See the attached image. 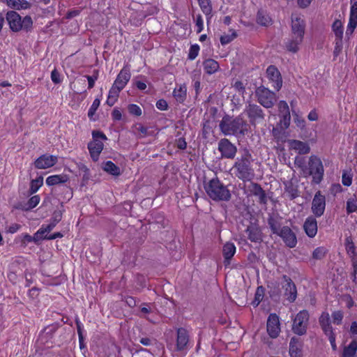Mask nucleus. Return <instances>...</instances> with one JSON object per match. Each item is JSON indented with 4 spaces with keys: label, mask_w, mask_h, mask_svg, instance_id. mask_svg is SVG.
<instances>
[{
    "label": "nucleus",
    "mask_w": 357,
    "mask_h": 357,
    "mask_svg": "<svg viewBox=\"0 0 357 357\" xmlns=\"http://www.w3.org/2000/svg\"><path fill=\"white\" fill-rule=\"evenodd\" d=\"M279 112L280 114H287L289 112V109L287 103L284 100H280L278 104Z\"/></svg>",
    "instance_id": "052dcab7"
},
{
    "label": "nucleus",
    "mask_w": 357,
    "mask_h": 357,
    "mask_svg": "<svg viewBox=\"0 0 357 357\" xmlns=\"http://www.w3.org/2000/svg\"><path fill=\"white\" fill-rule=\"evenodd\" d=\"M305 26V22L301 17L292 18L291 35L303 38Z\"/></svg>",
    "instance_id": "aec40b11"
},
{
    "label": "nucleus",
    "mask_w": 357,
    "mask_h": 357,
    "mask_svg": "<svg viewBox=\"0 0 357 357\" xmlns=\"http://www.w3.org/2000/svg\"><path fill=\"white\" fill-rule=\"evenodd\" d=\"M204 189L208 196L213 201L228 202L231 199L229 190L218 178H214L205 183Z\"/></svg>",
    "instance_id": "7ed1b4c3"
},
{
    "label": "nucleus",
    "mask_w": 357,
    "mask_h": 357,
    "mask_svg": "<svg viewBox=\"0 0 357 357\" xmlns=\"http://www.w3.org/2000/svg\"><path fill=\"white\" fill-rule=\"evenodd\" d=\"M57 161L56 156L44 154L34 161V166L36 169H47L53 167Z\"/></svg>",
    "instance_id": "f3484780"
},
{
    "label": "nucleus",
    "mask_w": 357,
    "mask_h": 357,
    "mask_svg": "<svg viewBox=\"0 0 357 357\" xmlns=\"http://www.w3.org/2000/svg\"><path fill=\"white\" fill-rule=\"evenodd\" d=\"M308 314H296L293 319L292 331L298 335L306 333L308 324Z\"/></svg>",
    "instance_id": "9b49d317"
},
{
    "label": "nucleus",
    "mask_w": 357,
    "mask_h": 357,
    "mask_svg": "<svg viewBox=\"0 0 357 357\" xmlns=\"http://www.w3.org/2000/svg\"><path fill=\"white\" fill-rule=\"evenodd\" d=\"M252 162V154L248 149H244L236 158L231 170L239 180L243 182L251 181L255 176Z\"/></svg>",
    "instance_id": "f257e3e1"
},
{
    "label": "nucleus",
    "mask_w": 357,
    "mask_h": 357,
    "mask_svg": "<svg viewBox=\"0 0 357 357\" xmlns=\"http://www.w3.org/2000/svg\"><path fill=\"white\" fill-rule=\"evenodd\" d=\"M236 253V246L233 243L227 242L222 248V255L224 257V263L225 265L230 264V260Z\"/></svg>",
    "instance_id": "b1692460"
},
{
    "label": "nucleus",
    "mask_w": 357,
    "mask_h": 357,
    "mask_svg": "<svg viewBox=\"0 0 357 357\" xmlns=\"http://www.w3.org/2000/svg\"><path fill=\"white\" fill-rule=\"evenodd\" d=\"M45 229V225H42V227L32 236L33 242L37 243L42 239H45L43 234L48 232L45 231V229Z\"/></svg>",
    "instance_id": "09e8293b"
},
{
    "label": "nucleus",
    "mask_w": 357,
    "mask_h": 357,
    "mask_svg": "<svg viewBox=\"0 0 357 357\" xmlns=\"http://www.w3.org/2000/svg\"><path fill=\"white\" fill-rule=\"evenodd\" d=\"M303 40L302 38L290 35V38L285 43V47L287 51L296 53L299 50V46Z\"/></svg>",
    "instance_id": "5701e85b"
},
{
    "label": "nucleus",
    "mask_w": 357,
    "mask_h": 357,
    "mask_svg": "<svg viewBox=\"0 0 357 357\" xmlns=\"http://www.w3.org/2000/svg\"><path fill=\"white\" fill-rule=\"evenodd\" d=\"M244 113L249 119L250 125L255 126L265 120L266 114L260 105L248 102L245 107Z\"/></svg>",
    "instance_id": "6e6552de"
},
{
    "label": "nucleus",
    "mask_w": 357,
    "mask_h": 357,
    "mask_svg": "<svg viewBox=\"0 0 357 357\" xmlns=\"http://www.w3.org/2000/svg\"><path fill=\"white\" fill-rule=\"evenodd\" d=\"M303 342L301 338L293 337L289 342L290 357H303Z\"/></svg>",
    "instance_id": "a211bd4d"
},
{
    "label": "nucleus",
    "mask_w": 357,
    "mask_h": 357,
    "mask_svg": "<svg viewBox=\"0 0 357 357\" xmlns=\"http://www.w3.org/2000/svg\"><path fill=\"white\" fill-rule=\"evenodd\" d=\"M346 210L347 214H351L357 211V199L355 196L347 201Z\"/></svg>",
    "instance_id": "ea45409f"
},
{
    "label": "nucleus",
    "mask_w": 357,
    "mask_h": 357,
    "mask_svg": "<svg viewBox=\"0 0 357 357\" xmlns=\"http://www.w3.org/2000/svg\"><path fill=\"white\" fill-rule=\"evenodd\" d=\"M7 5L14 9L28 8L29 3L25 0H6Z\"/></svg>",
    "instance_id": "f704fd0d"
},
{
    "label": "nucleus",
    "mask_w": 357,
    "mask_h": 357,
    "mask_svg": "<svg viewBox=\"0 0 357 357\" xmlns=\"http://www.w3.org/2000/svg\"><path fill=\"white\" fill-rule=\"evenodd\" d=\"M268 225L273 234L278 235L282 227L281 224V218L278 215H270L268 218Z\"/></svg>",
    "instance_id": "a878e982"
},
{
    "label": "nucleus",
    "mask_w": 357,
    "mask_h": 357,
    "mask_svg": "<svg viewBox=\"0 0 357 357\" xmlns=\"http://www.w3.org/2000/svg\"><path fill=\"white\" fill-rule=\"evenodd\" d=\"M195 23L197 26V32L200 33L203 30L204 27L202 17L200 14L196 16Z\"/></svg>",
    "instance_id": "0e129e2a"
},
{
    "label": "nucleus",
    "mask_w": 357,
    "mask_h": 357,
    "mask_svg": "<svg viewBox=\"0 0 357 357\" xmlns=\"http://www.w3.org/2000/svg\"><path fill=\"white\" fill-rule=\"evenodd\" d=\"M187 89L185 84L180 85L178 88H175L173 91V96L177 102L182 103L186 98Z\"/></svg>",
    "instance_id": "c756f323"
},
{
    "label": "nucleus",
    "mask_w": 357,
    "mask_h": 357,
    "mask_svg": "<svg viewBox=\"0 0 357 357\" xmlns=\"http://www.w3.org/2000/svg\"><path fill=\"white\" fill-rule=\"evenodd\" d=\"M342 183L344 186H350L352 183V174L347 171H344L342 176Z\"/></svg>",
    "instance_id": "49530a36"
},
{
    "label": "nucleus",
    "mask_w": 357,
    "mask_h": 357,
    "mask_svg": "<svg viewBox=\"0 0 357 357\" xmlns=\"http://www.w3.org/2000/svg\"><path fill=\"white\" fill-rule=\"evenodd\" d=\"M92 137L93 141L88 144V149L92 160L93 161H97L104 146V144L100 139L107 140V138L102 132L99 130H93Z\"/></svg>",
    "instance_id": "0eeeda50"
},
{
    "label": "nucleus",
    "mask_w": 357,
    "mask_h": 357,
    "mask_svg": "<svg viewBox=\"0 0 357 357\" xmlns=\"http://www.w3.org/2000/svg\"><path fill=\"white\" fill-rule=\"evenodd\" d=\"M294 164L296 167L302 169L304 172L307 170V167H305V158L296 156L295 158Z\"/></svg>",
    "instance_id": "6e6d98bb"
},
{
    "label": "nucleus",
    "mask_w": 357,
    "mask_h": 357,
    "mask_svg": "<svg viewBox=\"0 0 357 357\" xmlns=\"http://www.w3.org/2000/svg\"><path fill=\"white\" fill-rule=\"evenodd\" d=\"M357 351V341L353 340L348 346L344 348L342 357H354Z\"/></svg>",
    "instance_id": "7c9ffc66"
},
{
    "label": "nucleus",
    "mask_w": 357,
    "mask_h": 357,
    "mask_svg": "<svg viewBox=\"0 0 357 357\" xmlns=\"http://www.w3.org/2000/svg\"><path fill=\"white\" fill-rule=\"evenodd\" d=\"M248 239L255 243L261 241V232L256 226H248L245 230Z\"/></svg>",
    "instance_id": "bb28decb"
},
{
    "label": "nucleus",
    "mask_w": 357,
    "mask_h": 357,
    "mask_svg": "<svg viewBox=\"0 0 357 357\" xmlns=\"http://www.w3.org/2000/svg\"><path fill=\"white\" fill-rule=\"evenodd\" d=\"M218 151L223 158L234 159L237 153V147L228 139H221L218 142Z\"/></svg>",
    "instance_id": "9d476101"
},
{
    "label": "nucleus",
    "mask_w": 357,
    "mask_h": 357,
    "mask_svg": "<svg viewBox=\"0 0 357 357\" xmlns=\"http://www.w3.org/2000/svg\"><path fill=\"white\" fill-rule=\"evenodd\" d=\"M51 79L55 84H59L62 82L61 75L56 68L51 73Z\"/></svg>",
    "instance_id": "4d7b16f0"
},
{
    "label": "nucleus",
    "mask_w": 357,
    "mask_h": 357,
    "mask_svg": "<svg viewBox=\"0 0 357 357\" xmlns=\"http://www.w3.org/2000/svg\"><path fill=\"white\" fill-rule=\"evenodd\" d=\"M62 190L64 192V196L63 197V201L66 200V202L69 201L73 197V191L72 189L68 186H63Z\"/></svg>",
    "instance_id": "bf43d9fd"
},
{
    "label": "nucleus",
    "mask_w": 357,
    "mask_h": 357,
    "mask_svg": "<svg viewBox=\"0 0 357 357\" xmlns=\"http://www.w3.org/2000/svg\"><path fill=\"white\" fill-rule=\"evenodd\" d=\"M342 49V40H335V46L333 50V56L336 58L340 53L341 52Z\"/></svg>",
    "instance_id": "e2e57ef3"
},
{
    "label": "nucleus",
    "mask_w": 357,
    "mask_h": 357,
    "mask_svg": "<svg viewBox=\"0 0 357 357\" xmlns=\"http://www.w3.org/2000/svg\"><path fill=\"white\" fill-rule=\"evenodd\" d=\"M333 30L335 35V40H342L343 36V26L340 20H335L333 24Z\"/></svg>",
    "instance_id": "c9c22d12"
},
{
    "label": "nucleus",
    "mask_w": 357,
    "mask_h": 357,
    "mask_svg": "<svg viewBox=\"0 0 357 357\" xmlns=\"http://www.w3.org/2000/svg\"><path fill=\"white\" fill-rule=\"evenodd\" d=\"M100 100L99 98H96L91 107L89 108V112H88V116L90 119H93V115L95 114L96 110L98 109V108L100 106Z\"/></svg>",
    "instance_id": "a18cd8bd"
},
{
    "label": "nucleus",
    "mask_w": 357,
    "mask_h": 357,
    "mask_svg": "<svg viewBox=\"0 0 357 357\" xmlns=\"http://www.w3.org/2000/svg\"><path fill=\"white\" fill-rule=\"evenodd\" d=\"M156 107L162 111L167 110L168 108V104L164 99H160L156 102Z\"/></svg>",
    "instance_id": "774afa93"
},
{
    "label": "nucleus",
    "mask_w": 357,
    "mask_h": 357,
    "mask_svg": "<svg viewBox=\"0 0 357 357\" xmlns=\"http://www.w3.org/2000/svg\"><path fill=\"white\" fill-rule=\"evenodd\" d=\"M199 51V46L197 44L191 45L189 53L188 59L190 60H194L198 55Z\"/></svg>",
    "instance_id": "3c124183"
},
{
    "label": "nucleus",
    "mask_w": 357,
    "mask_h": 357,
    "mask_svg": "<svg viewBox=\"0 0 357 357\" xmlns=\"http://www.w3.org/2000/svg\"><path fill=\"white\" fill-rule=\"evenodd\" d=\"M283 279L286 284L282 286L284 290V296L289 302H294L297 296V289L295 284L291 279L287 275H283Z\"/></svg>",
    "instance_id": "dca6fc26"
},
{
    "label": "nucleus",
    "mask_w": 357,
    "mask_h": 357,
    "mask_svg": "<svg viewBox=\"0 0 357 357\" xmlns=\"http://www.w3.org/2000/svg\"><path fill=\"white\" fill-rule=\"evenodd\" d=\"M267 332L271 337L276 338L280 332V321L277 314H270L267 320Z\"/></svg>",
    "instance_id": "2eb2a0df"
},
{
    "label": "nucleus",
    "mask_w": 357,
    "mask_h": 357,
    "mask_svg": "<svg viewBox=\"0 0 357 357\" xmlns=\"http://www.w3.org/2000/svg\"><path fill=\"white\" fill-rule=\"evenodd\" d=\"M130 77V68L124 66L118 74L113 84L122 90L129 82Z\"/></svg>",
    "instance_id": "6ab92c4d"
},
{
    "label": "nucleus",
    "mask_w": 357,
    "mask_h": 357,
    "mask_svg": "<svg viewBox=\"0 0 357 357\" xmlns=\"http://www.w3.org/2000/svg\"><path fill=\"white\" fill-rule=\"evenodd\" d=\"M257 22L261 26H268L271 22V19L264 10H259L257 15Z\"/></svg>",
    "instance_id": "72a5a7b5"
},
{
    "label": "nucleus",
    "mask_w": 357,
    "mask_h": 357,
    "mask_svg": "<svg viewBox=\"0 0 357 357\" xmlns=\"http://www.w3.org/2000/svg\"><path fill=\"white\" fill-rule=\"evenodd\" d=\"M303 229L308 237H314L317 233V222L316 219L312 216L307 218L303 224Z\"/></svg>",
    "instance_id": "4be33fe9"
},
{
    "label": "nucleus",
    "mask_w": 357,
    "mask_h": 357,
    "mask_svg": "<svg viewBox=\"0 0 357 357\" xmlns=\"http://www.w3.org/2000/svg\"><path fill=\"white\" fill-rule=\"evenodd\" d=\"M264 291L265 289L262 286H259L257 288L255 295V299L252 303V304L254 306H257L259 304V303L262 301L264 296Z\"/></svg>",
    "instance_id": "58836bf2"
},
{
    "label": "nucleus",
    "mask_w": 357,
    "mask_h": 357,
    "mask_svg": "<svg viewBox=\"0 0 357 357\" xmlns=\"http://www.w3.org/2000/svg\"><path fill=\"white\" fill-rule=\"evenodd\" d=\"M128 112L130 114L139 116L142 115V109L141 108L135 105V104H130L128 107Z\"/></svg>",
    "instance_id": "864d4df0"
},
{
    "label": "nucleus",
    "mask_w": 357,
    "mask_h": 357,
    "mask_svg": "<svg viewBox=\"0 0 357 357\" xmlns=\"http://www.w3.org/2000/svg\"><path fill=\"white\" fill-rule=\"evenodd\" d=\"M280 125L282 128L287 129L289 128L291 121L290 113L280 114Z\"/></svg>",
    "instance_id": "37998d69"
},
{
    "label": "nucleus",
    "mask_w": 357,
    "mask_h": 357,
    "mask_svg": "<svg viewBox=\"0 0 357 357\" xmlns=\"http://www.w3.org/2000/svg\"><path fill=\"white\" fill-rule=\"evenodd\" d=\"M346 250L351 257H356V246L350 238H347L345 241Z\"/></svg>",
    "instance_id": "4c0bfd02"
},
{
    "label": "nucleus",
    "mask_w": 357,
    "mask_h": 357,
    "mask_svg": "<svg viewBox=\"0 0 357 357\" xmlns=\"http://www.w3.org/2000/svg\"><path fill=\"white\" fill-rule=\"evenodd\" d=\"M121 91V89H119L117 86L113 84L109 91L108 96L117 99Z\"/></svg>",
    "instance_id": "69168bd1"
},
{
    "label": "nucleus",
    "mask_w": 357,
    "mask_h": 357,
    "mask_svg": "<svg viewBox=\"0 0 357 357\" xmlns=\"http://www.w3.org/2000/svg\"><path fill=\"white\" fill-rule=\"evenodd\" d=\"M326 198L320 191L316 192L312 202V211L317 217L321 216L325 211Z\"/></svg>",
    "instance_id": "4468645a"
},
{
    "label": "nucleus",
    "mask_w": 357,
    "mask_h": 357,
    "mask_svg": "<svg viewBox=\"0 0 357 357\" xmlns=\"http://www.w3.org/2000/svg\"><path fill=\"white\" fill-rule=\"evenodd\" d=\"M102 169L113 176H119L121 174L120 168L110 160L103 163Z\"/></svg>",
    "instance_id": "2f4dec72"
},
{
    "label": "nucleus",
    "mask_w": 357,
    "mask_h": 357,
    "mask_svg": "<svg viewBox=\"0 0 357 357\" xmlns=\"http://www.w3.org/2000/svg\"><path fill=\"white\" fill-rule=\"evenodd\" d=\"M248 189L252 195L256 196L263 188L257 183H251L248 186Z\"/></svg>",
    "instance_id": "5fc2aeb1"
},
{
    "label": "nucleus",
    "mask_w": 357,
    "mask_h": 357,
    "mask_svg": "<svg viewBox=\"0 0 357 357\" xmlns=\"http://www.w3.org/2000/svg\"><path fill=\"white\" fill-rule=\"evenodd\" d=\"M285 191L289 194L291 199L298 197V190L291 183L285 185Z\"/></svg>",
    "instance_id": "79ce46f5"
},
{
    "label": "nucleus",
    "mask_w": 357,
    "mask_h": 357,
    "mask_svg": "<svg viewBox=\"0 0 357 357\" xmlns=\"http://www.w3.org/2000/svg\"><path fill=\"white\" fill-rule=\"evenodd\" d=\"M6 20L10 29L14 32H18L20 30L29 31L33 26V21L30 16L26 15L22 19L21 16L13 10L8 11L6 13Z\"/></svg>",
    "instance_id": "20e7f679"
},
{
    "label": "nucleus",
    "mask_w": 357,
    "mask_h": 357,
    "mask_svg": "<svg viewBox=\"0 0 357 357\" xmlns=\"http://www.w3.org/2000/svg\"><path fill=\"white\" fill-rule=\"evenodd\" d=\"M356 26H357V17H356L350 16L349 22V24H348V26H347V29L346 33L347 34L352 33L356 27Z\"/></svg>",
    "instance_id": "603ef678"
},
{
    "label": "nucleus",
    "mask_w": 357,
    "mask_h": 357,
    "mask_svg": "<svg viewBox=\"0 0 357 357\" xmlns=\"http://www.w3.org/2000/svg\"><path fill=\"white\" fill-rule=\"evenodd\" d=\"M64 211L63 202H61L60 207L54 212L50 220V222L48 225H45V231L50 232L55 227V226L61 220Z\"/></svg>",
    "instance_id": "412c9836"
},
{
    "label": "nucleus",
    "mask_w": 357,
    "mask_h": 357,
    "mask_svg": "<svg viewBox=\"0 0 357 357\" xmlns=\"http://www.w3.org/2000/svg\"><path fill=\"white\" fill-rule=\"evenodd\" d=\"M202 12L206 15L207 22L211 17L212 6L210 0H197Z\"/></svg>",
    "instance_id": "473e14b6"
},
{
    "label": "nucleus",
    "mask_w": 357,
    "mask_h": 357,
    "mask_svg": "<svg viewBox=\"0 0 357 357\" xmlns=\"http://www.w3.org/2000/svg\"><path fill=\"white\" fill-rule=\"evenodd\" d=\"M328 250L324 247H318L312 252V258L314 259H322L325 257Z\"/></svg>",
    "instance_id": "a19ab883"
},
{
    "label": "nucleus",
    "mask_w": 357,
    "mask_h": 357,
    "mask_svg": "<svg viewBox=\"0 0 357 357\" xmlns=\"http://www.w3.org/2000/svg\"><path fill=\"white\" fill-rule=\"evenodd\" d=\"M43 183V178L42 176H39L36 179H33L30 183L29 193L31 195L36 192L40 186Z\"/></svg>",
    "instance_id": "e433bc0d"
},
{
    "label": "nucleus",
    "mask_w": 357,
    "mask_h": 357,
    "mask_svg": "<svg viewBox=\"0 0 357 357\" xmlns=\"http://www.w3.org/2000/svg\"><path fill=\"white\" fill-rule=\"evenodd\" d=\"M219 127L225 135H234L240 138L248 134L250 126L241 115L234 116L225 114L220 121Z\"/></svg>",
    "instance_id": "f03ea898"
},
{
    "label": "nucleus",
    "mask_w": 357,
    "mask_h": 357,
    "mask_svg": "<svg viewBox=\"0 0 357 357\" xmlns=\"http://www.w3.org/2000/svg\"><path fill=\"white\" fill-rule=\"evenodd\" d=\"M190 335L187 329L178 328L176 329V351L186 352L189 349Z\"/></svg>",
    "instance_id": "1a4fd4ad"
},
{
    "label": "nucleus",
    "mask_w": 357,
    "mask_h": 357,
    "mask_svg": "<svg viewBox=\"0 0 357 357\" xmlns=\"http://www.w3.org/2000/svg\"><path fill=\"white\" fill-rule=\"evenodd\" d=\"M307 174L312 177V182L319 184L323 179L324 169L322 162L316 155H311L308 161Z\"/></svg>",
    "instance_id": "423d86ee"
},
{
    "label": "nucleus",
    "mask_w": 357,
    "mask_h": 357,
    "mask_svg": "<svg viewBox=\"0 0 357 357\" xmlns=\"http://www.w3.org/2000/svg\"><path fill=\"white\" fill-rule=\"evenodd\" d=\"M319 324L321 328L331 325L329 314H321L319 318Z\"/></svg>",
    "instance_id": "13d9d810"
},
{
    "label": "nucleus",
    "mask_w": 357,
    "mask_h": 357,
    "mask_svg": "<svg viewBox=\"0 0 357 357\" xmlns=\"http://www.w3.org/2000/svg\"><path fill=\"white\" fill-rule=\"evenodd\" d=\"M203 66L205 73L208 75L215 73L219 69L218 63L212 59L205 60L203 63Z\"/></svg>",
    "instance_id": "c85d7f7f"
},
{
    "label": "nucleus",
    "mask_w": 357,
    "mask_h": 357,
    "mask_svg": "<svg viewBox=\"0 0 357 357\" xmlns=\"http://www.w3.org/2000/svg\"><path fill=\"white\" fill-rule=\"evenodd\" d=\"M255 197H258V199H259L258 202L259 204H264V205H266L267 204L268 199H267L266 193L264 191V190H263V189L261 190V191H259V192Z\"/></svg>",
    "instance_id": "680f3d73"
},
{
    "label": "nucleus",
    "mask_w": 357,
    "mask_h": 357,
    "mask_svg": "<svg viewBox=\"0 0 357 357\" xmlns=\"http://www.w3.org/2000/svg\"><path fill=\"white\" fill-rule=\"evenodd\" d=\"M68 181V176L66 174L52 175L46 178L47 185H55L60 183H64Z\"/></svg>",
    "instance_id": "cd10ccee"
},
{
    "label": "nucleus",
    "mask_w": 357,
    "mask_h": 357,
    "mask_svg": "<svg viewBox=\"0 0 357 357\" xmlns=\"http://www.w3.org/2000/svg\"><path fill=\"white\" fill-rule=\"evenodd\" d=\"M255 95L260 105L266 109L272 108L278 100L275 93L264 86L257 87L255 89Z\"/></svg>",
    "instance_id": "39448f33"
},
{
    "label": "nucleus",
    "mask_w": 357,
    "mask_h": 357,
    "mask_svg": "<svg viewBox=\"0 0 357 357\" xmlns=\"http://www.w3.org/2000/svg\"><path fill=\"white\" fill-rule=\"evenodd\" d=\"M84 77L86 78V79L88 81V88L92 89L94 86L95 82L98 78V70H94L93 75L91 76L85 75Z\"/></svg>",
    "instance_id": "8fccbe9b"
},
{
    "label": "nucleus",
    "mask_w": 357,
    "mask_h": 357,
    "mask_svg": "<svg viewBox=\"0 0 357 357\" xmlns=\"http://www.w3.org/2000/svg\"><path fill=\"white\" fill-rule=\"evenodd\" d=\"M291 149L296 150L301 155L307 154L310 151V146L304 142L292 139L289 142Z\"/></svg>",
    "instance_id": "393cba45"
},
{
    "label": "nucleus",
    "mask_w": 357,
    "mask_h": 357,
    "mask_svg": "<svg viewBox=\"0 0 357 357\" xmlns=\"http://www.w3.org/2000/svg\"><path fill=\"white\" fill-rule=\"evenodd\" d=\"M237 36L236 33L232 31L231 34H225L220 37V43L225 45L231 42Z\"/></svg>",
    "instance_id": "de8ad7c7"
},
{
    "label": "nucleus",
    "mask_w": 357,
    "mask_h": 357,
    "mask_svg": "<svg viewBox=\"0 0 357 357\" xmlns=\"http://www.w3.org/2000/svg\"><path fill=\"white\" fill-rule=\"evenodd\" d=\"M266 75L272 86L278 91L282 86V79L278 68L273 65L269 66L266 69Z\"/></svg>",
    "instance_id": "f8f14e48"
},
{
    "label": "nucleus",
    "mask_w": 357,
    "mask_h": 357,
    "mask_svg": "<svg viewBox=\"0 0 357 357\" xmlns=\"http://www.w3.org/2000/svg\"><path fill=\"white\" fill-rule=\"evenodd\" d=\"M285 245L289 248H294L297 245V238L296 234L288 226H283L282 230L278 234Z\"/></svg>",
    "instance_id": "ddd939ff"
},
{
    "label": "nucleus",
    "mask_w": 357,
    "mask_h": 357,
    "mask_svg": "<svg viewBox=\"0 0 357 357\" xmlns=\"http://www.w3.org/2000/svg\"><path fill=\"white\" fill-rule=\"evenodd\" d=\"M21 228V225L17 223H13L6 228V232L10 234L16 233Z\"/></svg>",
    "instance_id": "338daca9"
},
{
    "label": "nucleus",
    "mask_w": 357,
    "mask_h": 357,
    "mask_svg": "<svg viewBox=\"0 0 357 357\" xmlns=\"http://www.w3.org/2000/svg\"><path fill=\"white\" fill-rule=\"evenodd\" d=\"M40 197L34 195L31 197L27 202L26 207L24 208V210H29L35 208L40 202Z\"/></svg>",
    "instance_id": "c03bdc74"
}]
</instances>
